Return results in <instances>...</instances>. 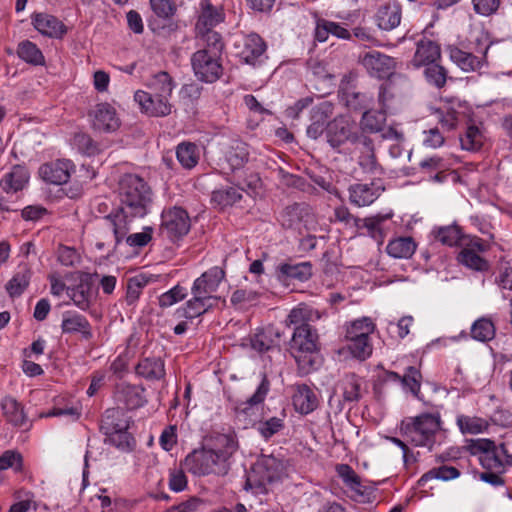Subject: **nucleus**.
Segmentation results:
<instances>
[{"label": "nucleus", "mask_w": 512, "mask_h": 512, "mask_svg": "<svg viewBox=\"0 0 512 512\" xmlns=\"http://www.w3.org/2000/svg\"><path fill=\"white\" fill-rule=\"evenodd\" d=\"M119 207L102 221L103 240L96 243L102 250L106 245L116 250L132 228L134 218L144 217L152 203V191L141 177L125 174L118 184Z\"/></svg>", "instance_id": "nucleus-1"}, {"label": "nucleus", "mask_w": 512, "mask_h": 512, "mask_svg": "<svg viewBox=\"0 0 512 512\" xmlns=\"http://www.w3.org/2000/svg\"><path fill=\"white\" fill-rule=\"evenodd\" d=\"M441 429V418L438 413H422L401 421L400 433L414 446L432 450L436 443V435Z\"/></svg>", "instance_id": "nucleus-2"}, {"label": "nucleus", "mask_w": 512, "mask_h": 512, "mask_svg": "<svg viewBox=\"0 0 512 512\" xmlns=\"http://www.w3.org/2000/svg\"><path fill=\"white\" fill-rule=\"evenodd\" d=\"M319 350L318 333L311 325H300L294 328L290 340V351L298 366L308 373L315 364V354Z\"/></svg>", "instance_id": "nucleus-3"}, {"label": "nucleus", "mask_w": 512, "mask_h": 512, "mask_svg": "<svg viewBox=\"0 0 512 512\" xmlns=\"http://www.w3.org/2000/svg\"><path fill=\"white\" fill-rule=\"evenodd\" d=\"M183 464L185 469L195 476H224L230 470V463L221 459L207 445L189 453Z\"/></svg>", "instance_id": "nucleus-4"}, {"label": "nucleus", "mask_w": 512, "mask_h": 512, "mask_svg": "<svg viewBox=\"0 0 512 512\" xmlns=\"http://www.w3.org/2000/svg\"><path fill=\"white\" fill-rule=\"evenodd\" d=\"M282 465L273 456H266L258 460L246 475L245 490H252L255 494H266L267 485L280 478Z\"/></svg>", "instance_id": "nucleus-5"}, {"label": "nucleus", "mask_w": 512, "mask_h": 512, "mask_svg": "<svg viewBox=\"0 0 512 512\" xmlns=\"http://www.w3.org/2000/svg\"><path fill=\"white\" fill-rule=\"evenodd\" d=\"M480 38L476 39L474 52L464 51L456 46H449V57L464 72H476L488 66L487 53L490 48V43L482 45Z\"/></svg>", "instance_id": "nucleus-6"}, {"label": "nucleus", "mask_w": 512, "mask_h": 512, "mask_svg": "<svg viewBox=\"0 0 512 512\" xmlns=\"http://www.w3.org/2000/svg\"><path fill=\"white\" fill-rule=\"evenodd\" d=\"M191 227V220L186 210L173 207L163 211L160 232L172 241L185 236Z\"/></svg>", "instance_id": "nucleus-7"}, {"label": "nucleus", "mask_w": 512, "mask_h": 512, "mask_svg": "<svg viewBox=\"0 0 512 512\" xmlns=\"http://www.w3.org/2000/svg\"><path fill=\"white\" fill-rule=\"evenodd\" d=\"M191 64L196 77L206 83L217 81L223 73L221 55L210 54L205 50L196 51L191 57Z\"/></svg>", "instance_id": "nucleus-8"}, {"label": "nucleus", "mask_w": 512, "mask_h": 512, "mask_svg": "<svg viewBox=\"0 0 512 512\" xmlns=\"http://www.w3.org/2000/svg\"><path fill=\"white\" fill-rule=\"evenodd\" d=\"M358 135L353 123L343 116L334 118L326 126L327 142L338 152H342L346 143L353 144Z\"/></svg>", "instance_id": "nucleus-9"}, {"label": "nucleus", "mask_w": 512, "mask_h": 512, "mask_svg": "<svg viewBox=\"0 0 512 512\" xmlns=\"http://www.w3.org/2000/svg\"><path fill=\"white\" fill-rule=\"evenodd\" d=\"M234 48L242 62L255 66L262 62L266 44L258 34L251 33L238 39Z\"/></svg>", "instance_id": "nucleus-10"}, {"label": "nucleus", "mask_w": 512, "mask_h": 512, "mask_svg": "<svg viewBox=\"0 0 512 512\" xmlns=\"http://www.w3.org/2000/svg\"><path fill=\"white\" fill-rule=\"evenodd\" d=\"M469 449L472 454H480L479 461L485 470L504 472V462L500 458L499 449L489 439L471 440Z\"/></svg>", "instance_id": "nucleus-11"}, {"label": "nucleus", "mask_w": 512, "mask_h": 512, "mask_svg": "<svg viewBox=\"0 0 512 512\" xmlns=\"http://www.w3.org/2000/svg\"><path fill=\"white\" fill-rule=\"evenodd\" d=\"M384 189L381 181L352 184L348 188L349 201L358 207L368 206L380 197Z\"/></svg>", "instance_id": "nucleus-12"}, {"label": "nucleus", "mask_w": 512, "mask_h": 512, "mask_svg": "<svg viewBox=\"0 0 512 512\" xmlns=\"http://www.w3.org/2000/svg\"><path fill=\"white\" fill-rule=\"evenodd\" d=\"M312 219L310 207L305 203H294L285 207L280 213L279 221L285 229L298 230L302 234V226Z\"/></svg>", "instance_id": "nucleus-13"}, {"label": "nucleus", "mask_w": 512, "mask_h": 512, "mask_svg": "<svg viewBox=\"0 0 512 512\" xmlns=\"http://www.w3.org/2000/svg\"><path fill=\"white\" fill-rule=\"evenodd\" d=\"M141 110L149 116L164 117L172 112V104L168 98L153 96L151 92L138 90L134 95Z\"/></svg>", "instance_id": "nucleus-14"}, {"label": "nucleus", "mask_w": 512, "mask_h": 512, "mask_svg": "<svg viewBox=\"0 0 512 512\" xmlns=\"http://www.w3.org/2000/svg\"><path fill=\"white\" fill-rule=\"evenodd\" d=\"M225 277V272L220 267H212L198 277L191 288L192 295H201L210 300H216L217 298L212 296L221 281Z\"/></svg>", "instance_id": "nucleus-15"}, {"label": "nucleus", "mask_w": 512, "mask_h": 512, "mask_svg": "<svg viewBox=\"0 0 512 512\" xmlns=\"http://www.w3.org/2000/svg\"><path fill=\"white\" fill-rule=\"evenodd\" d=\"M93 128L99 132H114L120 126L116 110L108 103H99L90 112Z\"/></svg>", "instance_id": "nucleus-16"}, {"label": "nucleus", "mask_w": 512, "mask_h": 512, "mask_svg": "<svg viewBox=\"0 0 512 512\" xmlns=\"http://www.w3.org/2000/svg\"><path fill=\"white\" fill-rule=\"evenodd\" d=\"M354 151L358 153V164L365 171L374 173L379 164L377 162L373 140L363 132L359 133L353 142Z\"/></svg>", "instance_id": "nucleus-17"}, {"label": "nucleus", "mask_w": 512, "mask_h": 512, "mask_svg": "<svg viewBox=\"0 0 512 512\" xmlns=\"http://www.w3.org/2000/svg\"><path fill=\"white\" fill-rule=\"evenodd\" d=\"M361 62L372 76L378 78L389 76L395 68L394 59L378 51L365 53L361 56Z\"/></svg>", "instance_id": "nucleus-18"}, {"label": "nucleus", "mask_w": 512, "mask_h": 512, "mask_svg": "<svg viewBox=\"0 0 512 512\" xmlns=\"http://www.w3.org/2000/svg\"><path fill=\"white\" fill-rule=\"evenodd\" d=\"M73 164L70 160H56L43 164L39 169L42 179L48 183L61 185L70 178Z\"/></svg>", "instance_id": "nucleus-19"}, {"label": "nucleus", "mask_w": 512, "mask_h": 512, "mask_svg": "<svg viewBox=\"0 0 512 512\" xmlns=\"http://www.w3.org/2000/svg\"><path fill=\"white\" fill-rule=\"evenodd\" d=\"M205 445L225 462H229V459L238 449V441L234 433H213L206 439Z\"/></svg>", "instance_id": "nucleus-20"}, {"label": "nucleus", "mask_w": 512, "mask_h": 512, "mask_svg": "<svg viewBox=\"0 0 512 512\" xmlns=\"http://www.w3.org/2000/svg\"><path fill=\"white\" fill-rule=\"evenodd\" d=\"M61 330L63 334L80 333L85 340H90L93 337L91 325L87 318L73 311L63 313Z\"/></svg>", "instance_id": "nucleus-21"}, {"label": "nucleus", "mask_w": 512, "mask_h": 512, "mask_svg": "<svg viewBox=\"0 0 512 512\" xmlns=\"http://www.w3.org/2000/svg\"><path fill=\"white\" fill-rule=\"evenodd\" d=\"M332 114V105L328 102H323L315 106L311 111V124L307 127V136L313 140L318 139L329 123L328 119Z\"/></svg>", "instance_id": "nucleus-22"}, {"label": "nucleus", "mask_w": 512, "mask_h": 512, "mask_svg": "<svg viewBox=\"0 0 512 512\" xmlns=\"http://www.w3.org/2000/svg\"><path fill=\"white\" fill-rule=\"evenodd\" d=\"M223 155L232 170L240 169L248 161V145L239 139H232L224 144Z\"/></svg>", "instance_id": "nucleus-23"}, {"label": "nucleus", "mask_w": 512, "mask_h": 512, "mask_svg": "<svg viewBox=\"0 0 512 512\" xmlns=\"http://www.w3.org/2000/svg\"><path fill=\"white\" fill-rule=\"evenodd\" d=\"M67 295L81 310L86 311L91 304L92 282L88 274H81L79 282L73 287L67 288Z\"/></svg>", "instance_id": "nucleus-24"}, {"label": "nucleus", "mask_w": 512, "mask_h": 512, "mask_svg": "<svg viewBox=\"0 0 512 512\" xmlns=\"http://www.w3.org/2000/svg\"><path fill=\"white\" fill-rule=\"evenodd\" d=\"M129 419L123 409L109 408L102 415L100 430L104 435L129 429Z\"/></svg>", "instance_id": "nucleus-25"}, {"label": "nucleus", "mask_w": 512, "mask_h": 512, "mask_svg": "<svg viewBox=\"0 0 512 512\" xmlns=\"http://www.w3.org/2000/svg\"><path fill=\"white\" fill-rule=\"evenodd\" d=\"M292 401L295 410L301 414L311 413L319 404L317 395L306 384L295 385Z\"/></svg>", "instance_id": "nucleus-26"}, {"label": "nucleus", "mask_w": 512, "mask_h": 512, "mask_svg": "<svg viewBox=\"0 0 512 512\" xmlns=\"http://www.w3.org/2000/svg\"><path fill=\"white\" fill-rule=\"evenodd\" d=\"M32 20L35 29L45 36L61 38L66 33L64 24L53 15L37 13Z\"/></svg>", "instance_id": "nucleus-27"}, {"label": "nucleus", "mask_w": 512, "mask_h": 512, "mask_svg": "<svg viewBox=\"0 0 512 512\" xmlns=\"http://www.w3.org/2000/svg\"><path fill=\"white\" fill-rule=\"evenodd\" d=\"M201 7L196 30H213V27L224 21L225 14L221 6H213L209 0H201Z\"/></svg>", "instance_id": "nucleus-28"}, {"label": "nucleus", "mask_w": 512, "mask_h": 512, "mask_svg": "<svg viewBox=\"0 0 512 512\" xmlns=\"http://www.w3.org/2000/svg\"><path fill=\"white\" fill-rule=\"evenodd\" d=\"M116 396L118 401L125 404L128 409H137L146 402L144 388L127 383L119 384L116 387Z\"/></svg>", "instance_id": "nucleus-29"}, {"label": "nucleus", "mask_w": 512, "mask_h": 512, "mask_svg": "<svg viewBox=\"0 0 512 512\" xmlns=\"http://www.w3.org/2000/svg\"><path fill=\"white\" fill-rule=\"evenodd\" d=\"M376 19L380 29L387 31L394 29L401 21V8L399 4L389 2L380 6Z\"/></svg>", "instance_id": "nucleus-30"}, {"label": "nucleus", "mask_w": 512, "mask_h": 512, "mask_svg": "<svg viewBox=\"0 0 512 512\" xmlns=\"http://www.w3.org/2000/svg\"><path fill=\"white\" fill-rule=\"evenodd\" d=\"M28 179V170L21 165H15L12 167L11 171L3 177L0 185L6 193L17 192L24 188Z\"/></svg>", "instance_id": "nucleus-31"}, {"label": "nucleus", "mask_w": 512, "mask_h": 512, "mask_svg": "<svg viewBox=\"0 0 512 512\" xmlns=\"http://www.w3.org/2000/svg\"><path fill=\"white\" fill-rule=\"evenodd\" d=\"M211 300L201 296L193 295V298L186 302L185 307L176 311L178 318L193 319L206 313L212 307Z\"/></svg>", "instance_id": "nucleus-32"}, {"label": "nucleus", "mask_w": 512, "mask_h": 512, "mask_svg": "<svg viewBox=\"0 0 512 512\" xmlns=\"http://www.w3.org/2000/svg\"><path fill=\"white\" fill-rule=\"evenodd\" d=\"M363 380L355 374L346 375L340 382L345 403H357L363 396Z\"/></svg>", "instance_id": "nucleus-33"}, {"label": "nucleus", "mask_w": 512, "mask_h": 512, "mask_svg": "<svg viewBox=\"0 0 512 512\" xmlns=\"http://www.w3.org/2000/svg\"><path fill=\"white\" fill-rule=\"evenodd\" d=\"M136 373L147 380H160L165 376L164 362L161 358H144L137 364Z\"/></svg>", "instance_id": "nucleus-34"}, {"label": "nucleus", "mask_w": 512, "mask_h": 512, "mask_svg": "<svg viewBox=\"0 0 512 512\" xmlns=\"http://www.w3.org/2000/svg\"><path fill=\"white\" fill-rule=\"evenodd\" d=\"M440 57L439 46L431 40H420L413 58L416 66L434 63Z\"/></svg>", "instance_id": "nucleus-35"}, {"label": "nucleus", "mask_w": 512, "mask_h": 512, "mask_svg": "<svg viewBox=\"0 0 512 512\" xmlns=\"http://www.w3.org/2000/svg\"><path fill=\"white\" fill-rule=\"evenodd\" d=\"M390 218V215H377L364 219H355V227L357 229L365 228L367 234L372 237L378 244H382L384 240V232L382 223Z\"/></svg>", "instance_id": "nucleus-36"}, {"label": "nucleus", "mask_w": 512, "mask_h": 512, "mask_svg": "<svg viewBox=\"0 0 512 512\" xmlns=\"http://www.w3.org/2000/svg\"><path fill=\"white\" fill-rule=\"evenodd\" d=\"M416 247L412 237H399L388 243L386 251L394 258L408 259L415 253Z\"/></svg>", "instance_id": "nucleus-37"}, {"label": "nucleus", "mask_w": 512, "mask_h": 512, "mask_svg": "<svg viewBox=\"0 0 512 512\" xmlns=\"http://www.w3.org/2000/svg\"><path fill=\"white\" fill-rule=\"evenodd\" d=\"M346 339L348 340V349L353 357L364 360L372 353V345L369 338H364L363 333L360 335L353 334V332H346Z\"/></svg>", "instance_id": "nucleus-38"}, {"label": "nucleus", "mask_w": 512, "mask_h": 512, "mask_svg": "<svg viewBox=\"0 0 512 512\" xmlns=\"http://www.w3.org/2000/svg\"><path fill=\"white\" fill-rule=\"evenodd\" d=\"M387 111L380 109L376 110H365L363 112L360 125L363 131L370 133H377L383 130L386 122Z\"/></svg>", "instance_id": "nucleus-39"}, {"label": "nucleus", "mask_w": 512, "mask_h": 512, "mask_svg": "<svg viewBox=\"0 0 512 512\" xmlns=\"http://www.w3.org/2000/svg\"><path fill=\"white\" fill-rule=\"evenodd\" d=\"M149 92L152 93L153 96H160L163 98H170L174 85L172 82V78L167 72H159L152 77L148 84Z\"/></svg>", "instance_id": "nucleus-40"}, {"label": "nucleus", "mask_w": 512, "mask_h": 512, "mask_svg": "<svg viewBox=\"0 0 512 512\" xmlns=\"http://www.w3.org/2000/svg\"><path fill=\"white\" fill-rule=\"evenodd\" d=\"M6 419L14 426H23L26 423V415L23 407L13 397H5L1 403Z\"/></svg>", "instance_id": "nucleus-41"}, {"label": "nucleus", "mask_w": 512, "mask_h": 512, "mask_svg": "<svg viewBox=\"0 0 512 512\" xmlns=\"http://www.w3.org/2000/svg\"><path fill=\"white\" fill-rule=\"evenodd\" d=\"M196 32L203 42V48L200 50L214 55H222L225 45L220 33L214 30H196Z\"/></svg>", "instance_id": "nucleus-42"}, {"label": "nucleus", "mask_w": 512, "mask_h": 512, "mask_svg": "<svg viewBox=\"0 0 512 512\" xmlns=\"http://www.w3.org/2000/svg\"><path fill=\"white\" fill-rule=\"evenodd\" d=\"M483 142V133L475 124L468 125L464 135L460 136L461 148L467 151L476 152L480 150Z\"/></svg>", "instance_id": "nucleus-43"}, {"label": "nucleus", "mask_w": 512, "mask_h": 512, "mask_svg": "<svg viewBox=\"0 0 512 512\" xmlns=\"http://www.w3.org/2000/svg\"><path fill=\"white\" fill-rule=\"evenodd\" d=\"M17 55L28 64L37 66L45 63L41 50L31 41L25 40L19 43Z\"/></svg>", "instance_id": "nucleus-44"}, {"label": "nucleus", "mask_w": 512, "mask_h": 512, "mask_svg": "<svg viewBox=\"0 0 512 512\" xmlns=\"http://www.w3.org/2000/svg\"><path fill=\"white\" fill-rule=\"evenodd\" d=\"M279 272L284 277L305 281L312 275V265L310 262L284 263L279 266Z\"/></svg>", "instance_id": "nucleus-45"}, {"label": "nucleus", "mask_w": 512, "mask_h": 512, "mask_svg": "<svg viewBox=\"0 0 512 512\" xmlns=\"http://www.w3.org/2000/svg\"><path fill=\"white\" fill-rule=\"evenodd\" d=\"M320 314L318 311L313 310L311 307L306 305H300L292 309L287 316L286 323L288 325H310L308 322L314 319H319Z\"/></svg>", "instance_id": "nucleus-46"}, {"label": "nucleus", "mask_w": 512, "mask_h": 512, "mask_svg": "<svg viewBox=\"0 0 512 512\" xmlns=\"http://www.w3.org/2000/svg\"><path fill=\"white\" fill-rule=\"evenodd\" d=\"M241 190L238 187H226L215 190L212 193V202L220 208L231 206L242 198Z\"/></svg>", "instance_id": "nucleus-47"}, {"label": "nucleus", "mask_w": 512, "mask_h": 512, "mask_svg": "<svg viewBox=\"0 0 512 512\" xmlns=\"http://www.w3.org/2000/svg\"><path fill=\"white\" fill-rule=\"evenodd\" d=\"M457 425L463 434H478L488 428V422L480 417L459 415Z\"/></svg>", "instance_id": "nucleus-48"}, {"label": "nucleus", "mask_w": 512, "mask_h": 512, "mask_svg": "<svg viewBox=\"0 0 512 512\" xmlns=\"http://www.w3.org/2000/svg\"><path fill=\"white\" fill-rule=\"evenodd\" d=\"M176 156L184 168L191 169L198 163L197 146L193 143H181L177 146Z\"/></svg>", "instance_id": "nucleus-49"}, {"label": "nucleus", "mask_w": 512, "mask_h": 512, "mask_svg": "<svg viewBox=\"0 0 512 512\" xmlns=\"http://www.w3.org/2000/svg\"><path fill=\"white\" fill-rule=\"evenodd\" d=\"M424 75L429 84L441 89L447 82L448 71L445 67L434 62L425 66Z\"/></svg>", "instance_id": "nucleus-50"}, {"label": "nucleus", "mask_w": 512, "mask_h": 512, "mask_svg": "<svg viewBox=\"0 0 512 512\" xmlns=\"http://www.w3.org/2000/svg\"><path fill=\"white\" fill-rule=\"evenodd\" d=\"M471 335L474 339L482 342L489 341L495 336V327L488 318L478 319L471 328Z\"/></svg>", "instance_id": "nucleus-51"}, {"label": "nucleus", "mask_w": 512, "mask_h": 512, "mask_svg": "<svg viewBox=\"0 0 512 512\" xmlns=\"http://www.w3.org/2000/svg\"><path fill=\"white\" fill-rule=\"evenodd\" d=\"M460 476V471L453 466H440L437 468H433L425 473L419 480L421 485H424L425 482L431 479H441L444 481L456 479Z\"/></svg>", "instance_id": "nucleus-52"}, {"label": "nucleus", "mask_w": 512, "mask_h": 512, "mask_svg": "<svg viewBox=\"0 0 512 512\" xmlns=\"http://www.w3.org/2000/svg\"><path fill=\"white\" fill-rule=\"evenodd\" d=\"M30 281V271L24 269L17 272L6 284V290L11 297L20 296L27 288Z\"/></svg>", "instance_id": "nucleus-53"}, {"label": "nucleus", "mask_w": 512, "mask_h": 512, "mask_svg": "<svg viewBox=\"0 0 512 512\" xmlns=\"http://www.w3.org/2000/svg\"><path fill=\"white\" fill-rule=\"evenodd\" d=\"M458 259L463 265L476 271H486L489 268L488 262L472 249H463Z\"/></svg>", "instance_id": "nucleus-54"}, {"label": "nucleus", "mask_w": 512, "mask_h": 512, "mask_svg": "<svg viewBox=\"0 0 512 512\" xmlns=\"http://www.w3.org/2000/svg\"><path fill=\"white\" fill-rule=\"evenodd\" d=\"M344 98L346 106L353 111L366 110L372 102L371 96L355 91L344 92Z\"/></svg>", "instance_id": "nucleus-55"}, {"label": "nucleus", "mask_w": 512, "mask_h": 512, "mask_svg": "<svg viewBox=\"0 0 512 512\" xmlns=\"http://www.w3.org/2000/svg\"><path fill=\"white\" fill-rule=\"evenodd\" d=\"M435 239L444 245H456L461 239V230L457 225L440 227L434 231Z\"/></svg>", "instance_id": "nucleus-56"}, {"label": "nucleus", "mask_w": 512, "mask_h": 512, "mask_svg": "<svg viewBox=\"0 0 512 512\" xmlns=\"http://www.w3.org/2000/svg\"><path fill=\"white\" fill-rule=\"evenodd\" d=\"M105 442L121 450H132L135 445L134 438L128 433V430L116 431L105 435Z\"/></svg>", "instance_id": "nucleus-57"}, {"label": "nucleus", "mask_w": 512, "mask_h": 512, "mask_svg": "<svg viewBox=\"0 0 512 512\" xmlns=\"http://www.w3.org/2000/svg\"><path fill=\"white\" fill-rule=\"evenodd\" d=\"M147 282L146 277L143 275H137L128 280L126 293V301L128 305H132L137 301Z\"/></svg>", "instance_id": "nucleus-58"}, {"label": "nucleus", "mask_w": 512, "mask_h": 512, "mask_svg": "<svg viewBox=\"0 0 512 512\" xmlns=\"http://www.w3.org/2000/svg\"><path fill=\"white\" fill-rule=\"evenodd\" d=\"M186 296V289L180 285H176L159 297V305L163 308L170 307L175 303L185 299Z\"/></svg>", "instance_id": "nucleus-59"}, {"label": "nucleus", "mask_w": 512, "mask_h": 512, "mask_svg": "<svg viewBox=\"0 0 512 512\" xmlns=\"http://www.w3.org/2000/svg\"><path fill=\"white\" fill-rule=\"evenodd\" d=\"M421 373L413 366H409L401 378L404 386L408 387L410 391L417 396L420 391Z\"/></svg>", "instance_id": "nucleus-60"}, {"label": "nucleus", "mask_w": 512, "mask_h": 512, "mask_svg": "<svg viewBox=\"0 0 512 512\" xmlns=\"http://www.w3.org/2000/svg\"><path fill=\"white\" fill-rule=\"evenodd\" d=\"M22 461L23 459L20 453L13 450H7L0 455V470L14 468L15 471H21Z\"/></svg>", "instance_id": "nucleus-61"}, {"label": "nucleus", "mask_w": 512, "mask_h": 512, "mask_svg": "<svg viewBox=\"0 0 512 512\" xmlns=\"http://www.w3.org/2000/svg\"><path fill=\"white\" fill-rule=\"evenodd\" d=\"M436 114L443 128L447 130H453L456 128L459 120V113L456 110L452 108H439L437 109Z\"/></svg>", "instance_id": "nucleus-62"}, {"label": "nucleus", "mask_w": 512, "mask_h": 512, "mask_svg": "<svg viewBox=\"0 0 512 512\" xmlns=\"http://www.w3.org/2000/svg\"><path fill=\"white\" fill-rule=\"evenodd\" d=\"M496 282L501 289L512 290V261L501 262Z\"/></svg>", "instance_id": "nucleus-63"}, {"label": "nucleus", "mask_w": 512, "mask_h": 512, "mask_svg": "<svg viewBox=\"0 0 512 512\" xmlns=\"http://www.w3.org/2000/svg\"><path fill=\"white\" fill-rule=\"evenodd\" d=\"M153 229L151 227H145L142 232L126 234L123 240L131 247H143L147 245L152 239Z\"/></svg>", "instance_id": "nucleus-64"}]
</instances>
